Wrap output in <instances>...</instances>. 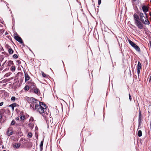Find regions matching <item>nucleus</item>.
Masks as SVG:
<instances>
[{"instance_id": "obj_1", "label": "nucleus", "mask_w": 151, "mask_h": 151, "mask_svg": "<svg viewBox=\"0 0 151 151\" xmlns=\"http://www.w3.org/2000/svg\"><path fill=\"white\" fill-rule=\"evenodd\" d=\"M145 14L146 15V17L144 16L142 19H140V20L139 16L136 14L135 13L134 15V23L138 28L140 29L143 28V24L147 25L150 24L147 17V14L146 13Z\"/></svg>"}, {"instance_id": "obj_2", "label": "nucleus", "mask_w": 151, "mask_h": 151, "mask_svg": "<svg viewBox=\"0 0 151 151\" xmlns=\"http://www.w3.org/2000/svg\"><path fill=\"white\" fill-rule=\"evenodd\" d=\"M129 43L130 45L133 47L137 51H140V49L139 47L137 46L136 45L134 44V42H132L130 40H128Z\"/></svg>"}, {"instance_id": "obj_3", "label": "nucleus", "mask_w": 151, "mask_h": 151, "mask_svg": "<svg viewBox=\"0 0 151 151\" xmlns=\"http://www.w3.org/2000/svg\"><path fill=\"white\" fill-rule=\"evenodd\" d=\"M45 109H43L42 107H39V108H38V112L40 114H42V115L45 116L44 115L45 114V113H46L45 111Z\"/></svg>"}, {"instance_id": "obj_4", "label": "nucleus", "mask_w": 151, "mask_h": 151, "mask_svg": "<svg viewBox=\"0 0 151 151\" xmlns=\"http://www.w3.org/2000/svg\"><path fill=\"white\" fill-rule=\"evenodd\" d=\"M14 39L17 41L19 42L21 44L23 43V41L21 37L18 36H16L14 37Z\"/></svg>"}, {"instance_id": "obj_5", "label": "nucleus", "mask_w": 151, "mask_h": 151, "mask_svg": "<svg viewBox=\"0 0 151 151\" xmlns=\"http://www.w3.org/2000/svg\"><path fill=\"white\" fill-rule=\"evenodd\" d=\"M28 101H31L33 103H36V101H37V100L34 98H28L27 99Z\"/></svg>"}, {"instance_id": "obj_6", "label": "nucleus", "mask_w": 151, "mask_h": 151, "mask_svg": "<svg viewBox=\"0 0 151 151\" xmlns=\"http://www.w3.org/2000/svg\"><path fill=\"white\" fill-rule=\"evenodd\" d=\"M40 105H38V107H42L43 109H46V106L45 104H44L43 102H40Z\"/></svg>"}, {"instance_id": "obj_7", "label": "nucleus", "mask_w": 151, "mask_h": 151, "mask_svg": "<svg viewBox=\"0 0 151 151\" xmlns=\"http://www.w3.org/2000/svg\"><path fill=\"white\" fill-rule=\"evenodd\" d=\"M142 8L143 12H145V13H146L148 11V8L145 6H143L142 7Z\"/></svg>"}, {"instance_id": "obj_8", "label": "nucleus", "mask_w": 151, "mask_h": 151, "mask_svg": "<svg viewBox=\"0 0 151 151\" xmlns=\"http://www.w3.org/2000/svg\"><path fill=\"white\" fill-rule=\"evenodd\" d=\"M25 82H26L29 79V76L27 73H25Z\"/></svg>"}, {"instance_id": "obj_9", "label": "nucleus", "mask_w": 151, "mask_h": 151, "mask_svg": "<svg viewBox=\"0 0 151 151\" xmlns=\"http://www.w3.org/2000/svg\"><path fill=\"white\" fill-rule=\"evenodd\" d=\"M17 104L16 103H14L10 105L9 106L11 107L13 111L14 110V108L16 107L17 106Z\"/></svg>"}, {"instance_id": "obj_10", "label": "nucleus", "mask_w": 151, "mask_h": 151, "mask_svg": "<svg viewBox=\"0 0 151 151\" xmlns=\"http://www.w3.org/2000/svg\"><path fill=\"white\" fill-rule=\"evenodd\" d=\"M43 144V140L42 141L40 145V151H42V146Z\"/></svg>"}, {"instance_id": "obj_11", "label": "nucleus", "mask_w": 151, "mask_h": 151, "mask_svg": "<svg viewBox=\"0 0 151 151\" xmlns=\"http://www.w3.org/2000/svg\"><path fill=\"white\" fill-rule=\"evenodd\" d=\"M20 119L21 120H24V116L23 115L22 112L20 113Z\"/></svg>"}, {"instance_id": "obj_12", "label": "nucleus", "mask_w": 151, "mask_h": 151, "mask_svg": "<svg viewBox=\"0 0 151 151\" xmlns=\"http://www.w3.org/2000/svg\"><path fill=\"white\" fill-rule=\"evenodd\" d=\"M139 18L140 19H142V18H143V17H144V14L142 13H141V12L139 13Z\"/></svg>"}, {"instance_id": "obj_13", "label": "nucleus", "mask_w": 151, "mask_h": 151, "mask_svg": "<svg viewBox=\"0 0 151 151\" xmlns=\"http://www.w3.org/2000/svg\"><path fill=\"white\" fill-rule=\"evenodd\" d=\"M4 111V110H1L0 111V119H1L3 116V114H2L3 112Z\"/></svg>"}, {"instance_id": "obj_14", "label": "nucleus", "mask_w": 151, "mask_h": 151, "mask_svg": "<svg viewBox=\"0 0 151 151\" xmlns=\"http://www.w3.org/2000/svg\"><path fill=\"white\" fill-rule=\"evenodd\" d=\"M20 146V145L18 143H16L14 146V147L16 148H19Z\"/></svg>"}, {"instance_id": "obj_15", "label": "nucleus", "mask_w": 151, "mask_h": 151, "mask_svg": "<svg viewBox=\"0 0 151 151\" xmlns=\"http://www.w3.org/2000/svg\"><path fill=\"white\" fill-rule=\"evenodd\" d=\"M11 70L12 72H14L15 70V66L14 65L12 66L11 67Z\"/></svg>"}, {"instance_id": "obj_16", "label": "nucleus", "mask_w": 151, "mask_h": 151, "mask_svg": "<svg viewBox=\"0 0 151 151\" xmlns=\"http://www.w3.org/2000/svg\"><path fill=\"white\" fill-rule=\"evenodd\" d=\"M7 134L8 136H9L12 134V132L11 130H8L7 132Z\"/></svg>"}, {"instance_id": "obj_17", "label": "nucleus", "mask_w": 151, "mask_h": 151, "mask_svg": "<svg viewBox=\"0 0 151 151\" xmlns=\"http://www.w3.org/2000/svg\"><path fill=\"white\" fill-rule=\"evenodd\" d=\"M8 51L9 52L10 54H13L14 52L13 50L11 48L9 49Z\"/></svg>"}, {"instance_id": "obj_18", "label": "nucleus", "mask_w": 151, "mask_h": 151, "mask_svg": "<svg viewBox=\"0 0 151 151\" xmlns=\"http://www.w3.org/2000/svg\"><path fill=\"white\" fill-rule=\"evenodd\" d=\"M141 63H140V62H139L137 65V69H140L141 67Z\"/></svg>"}, {"instance_id": "obj_19", "label": "nucleus", "mask_w": 151, "mask_h": 151, "mask_svg": "<svg viewBox=\"0 0 151 151\" xmlns=\"http://www.w3.org/2000/svg\"><path fill=\"white\" fill-rule=\"evenodd\" d=\"M142 132L141 130H139L138 132V135L139 137H140L142 136Z\"/></svg>"}, {"instance_id": "obj_20", "label": "nucleus", "mask_w": 151, "mask_h": 151, "mask_svg": "<svg viewBox=\"0 0 151 151\" xmlns=\"http://www.w3.org/2000/svg\"><path fill=\"white\" fill-rule=\"evenodd\" d=\"M32 134L31 132H29L27 134V137L29 138H31L32 136Z\"/></svg>"}, {"instance_id": "obj_21", "label": "nucleus", "mask_w": 151, "mask_h": 151, "mask_svg": "<svg viewBox=\"0 0 151 151\" xmlns=\"http://www.w3.org/2000/svg\"><path fill=\"white\" fill-rule=\"evenodd\" d=\"M29 87L27 85L25 86L24 87V90L26 91H28L29 89Z\"/></svg>"}, {"instance_id": "obj_22", "label": "nucleus", "mask_w": 151, "mask_h": 151, "mask_svg": "<svg viewBox=\"0 0 151 151\" xmlns=\"http://www.w3.org/2000/svg\"><path fill=\"white\" fill-rule=\"evenodd\" d=\"M34 92L37 94H38V89L37 88H35L33 90Z\"/></svg>"}, {"instance_id": "obj_23", "label": "nucleus", "mask_w": 151, "mask_h": 151, "mask_svg": "<svg viewBox=\"0 0 151 151\" xmlns=\"http://www.w3.org/2000/svg\"><path fill=\"white\" fill-rule=\"evenodd\" d=\"M37 107H38V105L37 104H36L35 105V108H33V109H34L35 110H36V111H38V109H37Z\"/></svg>"}, {"instance_id": "obj_24", "label": "nucleus", "mask_w": 151, "mask_h": 151, "mask_svg": "<svg viewBox=\"0 0 151 151\" xmlns=\"http://www.w3.org/2000/svg\"><path fill=\"white\" fill-rule=\"evenodd\" d=\"M15 121H14V120H13L11 123V125H13L15 124Z\"/></svg>"}, {"instance_id": "obj_25", "label": "nucleus", "mask_w": 151, "mask_h": 151, "mask_svg": "<svg viewBox=\"0 0 151 151\" xmlns=\"http://www.w3.org/2000/svg\"><path fill=\"white\" fill-rule=\"evenodd\" d=\"M42 75V76L44 77H45L46 76V75L43 72H41Z\"/></svg>"}, {"instance_id": "obj_26", "label": "nucleus", "mask_w": 151, "mask_h": 151, "mask_svg": "<svg viewBox=\"0 0 151 151\" xmlns=\"http://www.w3.org/2000/svg\"><path fill=\"white\" fill-rule=\"evenodd\" d=\"M16 98L14 96H12L11 98V100L14 101L15 100Z\"/></svg>"}, {"instance_id": "obj_27", "label": "nucleus", "mask_w": 151, "mask_h": 151, "mask_svg": "<svg viewBox=\"0 0 151 151\" xmlns=\"http://www.w3.org/2000/svg\"><path fill=\"white\" fill-rule=\"evenodd\" d=\"M13 57L15 59H16L18 58V56L16 54H14L13 55Z\"/></svg>"}, {"instance_id": "obj_28", "label": "nucleus", "mask_w": 151, "mask_h": 151, "mask_svg": "<svg viewBox=\"0 0 151 151\" xmlns=\"http://www.w3.org/2000/svg\"><path fill=\"white\" fill-rule=\"evenodd\" d=\"M140 72V69H137V72L138 75V76H139V74Z\"/></svg>"}, {"instance_id": "obj_29", "label": "nucleus", "mask_w": 151, "mask_h": 151, "mask_svg": "<svg viewBox=\"0 0 151 151\" xmlns=\"http://www.w3.org/2000/svg\"><path fill=\"white\" fill-rule=\"evenodd\" d=\"M129 97L130 100L131 101L132 100V97L129 93Z\"/></svg>"}, {"instance_id": "obj_30", "label": "nucleus", "mask_w": 151, "mask_h": 151, "mask_svg": "<svg viewBox=\"0 0 151 151\" xmlns=\"http://www.w3.org/2000/svg\"><path fill=\"white\" fill-rule=\"evenodd\" d=\"M141 119L140 116H139V123L140 122Z\"/></svg>"}, {"instance_id": "obj_31", "label": "nucleus", "mask_w": 151, "mask_h": 151, "mask_svg": "<svg viewBox=\"0 0 151 151\" xmlns=\"http://www.w3.org/2000/svg\"><path fill=\"white\" fill-rule=\"evenodd\" d=\"M4 103L3 102H2L0 103V106H2L3 104Z\"/></svg>"}, {"instance_id": "obj_32", "label": "nucleus", "mask_w": 151, "mask_h": 151, "mask_svg": "<svg viewBox=\"0 0 151 151\" xmlns=\"http://www.w3.org/2000/svg\"><path fill=\"white\" fill-rule=\"evenodd\" d=\"M101 2V0H98V4L99 5L100 4Z\"/></svg>"}, {"instance_id": "obj_33", "label": "nucleus", "mask_w": 151, "mask_h": 151, "mask_svg": "<svg viewBox=\"0 0 151 151\" xmlns=\"http://www.w3.org/2000/svg\"><path fill=\"white\" fill-rule=\"evenodd\" d=\"M19 117H17L16 118V120L18 121V120H19Z\"/></svg>"}, {"instance_id": "obj_34", "label": "nucleus", "mask_w": 151, "mask_h": 151, "mask_svg": "<svg viewBox=\"0 0 151 151\" xmlns=\"http://www.w3.org/2000/svg\"><path fill=\"white\" fill-rule=\"evenodd\" d=\"M36 138L37 139H38V137H37L38 136V135L36 134Z\"/></svg>"}, {"instance_id": "obj_35", "label": "nucleus", "mask_w": 151, "mask_h": 151, "mask_svg": "<svg viewBox=\"0 0 151 151\" xmlns=\"http://www.w3.org/2000/svg\"><path fill=\"white\" fill-rule=\"evenodd\" d=\"M8 34V33H7V32H5V35H7V34Z\"/></svg>"}, {"instance_id": "obj_36", "label": "nucleus", "mask_w": 151, "mask_h": 151, "mask_svg": "<svg viewBox=\"0 0 151 151\" xmlns=\"http://www.w3.org/2000/svg\"><path fill=\"white\" fill-rule=\"evenodd\" d=\"M150 79H151V76H150Z\"/></svg>"}, {"instance_id": "obj_37", "label": "nucleus", "mask_w": 151, "mask_h": 151, "mask_svg": "<svg viewBox=\"0 0 151 151\" xmlns=\"http://www.w3.org/2000/svg\"><path fill=\"white\" fill-rule=\"evenodd\" d=\"M134 1H136V0H133Z\"/></svg>"}, {"instance_id": "obj_38", "label": "nucleus", "mask_w": 151, "mask_h": 151, "mask_svg": "<svg viewBox=\"0 0 151 151\" xmlns=\"http://www.w3.org/2000/svg\"><path fill=\"white\" fill-rule=\"evenodd\" d=\"M3 151H6V150H4Z\"/></svg>"}, {"instance_id": "obj_39", "label": "nucleus", "mask_w": 151, "mask_h": 151, "mask_svg": "<svg viewBox=\"0 0 151 151\" xmlns=\"http://www.w3.org/2000/svg\"><path fill=\"white\" fill-rule=\"evenodd\" d=\"M1 64L0 63V66H1Z\"/></svg>"}, {"instance_id": "obj_40", "label": "nucleus", "mask_w": 151, "mask_h": 151, "mask_svg": "<svg viewBox=\"0 0 151 151\" xmlns=\"http://www.w3.org/2000/svg\"><path fill=\"white\" fill-rule=\"evenodd\" d=\"M39 92H38V94H39Z\"/></svg>"}]
</instances>
